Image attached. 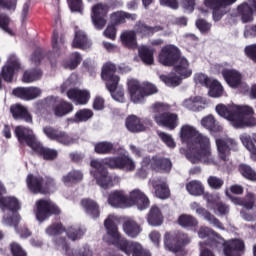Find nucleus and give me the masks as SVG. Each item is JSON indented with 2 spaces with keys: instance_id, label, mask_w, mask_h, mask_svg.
<instances>
[{
  "instance_id": "nucleus-2",
  "label": "nucleus",
  "mask_w": 256,
  "mask_h": 256,
  "mask_svg": "<svg viewBox=\"0 0 256 256\" xmlns=\"http://www.w3.org/2000/svg\"><path fill=\"white\" fill-rule=\"evenodd\" d=\"M216 113L223 117L236 129H243L244 127H255L256 118L249 117L255 111L248 105L240 106L236 104H218L215 108Z\"/></svg>"
},
{
  "instance_id": "nucleus-18",
  "label": "nucleus",
  "mask_w": 256,
  "mask_h": 256,
  "mask_svg": "<svg viewBox=\"0 0 256 256\" xmlns=\"http://www.w3.org/2000/svg\"><path fill=\"white\" fill-rule=\"evenodd\" d=\"M109 13V5L98 3L92 7L91 20L95 29H103L107 25L105 15Z\"/></svg>"
},
{
  "instance_id": "nucleus-11",
  "label": "nucleus",
  "mask_w": 256,
  "mask_h": 256,
  "mask_svg": "<svg viewBox=\"0 0 256 256\" xmlns=\"http://www.w3.org/2000/svg\"><path fill=\"white\" fill-rule=\"evenodd\" d=\"M227 197H229L234 203V205H240L245 207L246 211L241 212V217L244 218L245 221H256V212L253 213V207H255L256 196L248 193L246 196V200H243L239 197H234L229 194V191H226Z\"/></svg>"
},
{
  "instance_id": "nucleus-25",
  "label": "nucleus",
  "mask_w": 256,
  "mask_h": 256,
  "mask_svg": "<svg viewBox=\"0 0 256 256\" xmlns=\"http://www.w3.org/2000/svg\"><path fill=\"white\" fill-rule=\"evenodd\" d=\"M67 97L76 105H87V103H89V99H91V93L89 90L71 88L67 91Z\"/></svg>"
},
{
  "instance_id": "nucleus-10",
  "label": "nucleus",
  "mask_w": 256,
  "mask_h": 256,
  "mask_svg": "<svg viewBox=\"0 0 256 256\" xmlns=\"http://www.w3.org/2000/svg\"><path fill=\"white\" fill-rule=\"evenodd\" d=\"M237 0H204L203 7L199 8L200 15H207L209 11H213V20L221 21V18L227 11L225 7L233 5Z\"/></svg>"
},
{
  "instance_id": "nucleus-19",
  "label": "nucleus",
  "mask_w": 256,
  "mask_h": 256,
  "mask_svg": "<svg viewBox=\"0 0 256 256\" xmlns=\"http://www.w3.org/2000/svg\"><path fill=\"white\" fill-rule=\"evenodd\" d=\"M222 76L232 89H245L247 87V84L243 81V75L235 69H223Z\"/></svg>"
},
{
  "instance_id": "nucleus-33",
  "label": "nucleus",
  "mask_w": 256,
  "mask_h": 256,
  "mask_svg": "<svg viewBox=\"0 0 256 256\" xmlns=\"http://www.w3.org/2000/svg\"><path fill=\"white\" fill-rule=\"evenodd\" d=\"M26 185L31 193H43V177L29 174L26 178Z\"/></svg>"
},
{
  "instance_id": "nucleus-51",
  "label": "nucleus",
  "mask_w": 256,
  "mask_h": 256,
  "mask_svg": "<svg viewBox=\"0 0 256 256\" xmlns=\"http://www.w3.org/2000/svg\"><path fill=\"white\" fill-rule=\"evenodd\" d=\"M239 173L249 181H256V172L251 168V166L247 164H240L239 165Z\"/></svg>"
},
{
  "instance_id": "nucleus-48",
  "label": "nucleus",
  "mask_w": 256,
  "mask_h": 256,
  "mask_svg": "<svg viewBox=\"0 0 256 256\" xmlns=\"http://www.w3.org/2000/svg\"><path fill=\"white\" fill-rule=\"evenodd\" d=\"M138 53L143 63L146 65H153V50L147 48V46H140L138 48Z\"/></svg>"
},
{
  "instance_id": "nucleus-20",
  "label": "nucleus",
  "mask_w": 256,
  "mask_h": 256,
  "mask_svg": "<svg viewBox=\"0 0 256 256\" xmlns=\"http://www.w3.org/2000/svg\"><path fill=\"white\" fill-rule=\"evenodd\" d=\"M15 135L20 143H25L32 150L35 149V146L39 143L33 130L23 126H17L15 128Z\"/></svg>"
},
{
  "instance_id": "nucleus-30",
  "label": "nucleus",
  "mask_w": 256,
  "mask_h": 256,
  "mask_svg": "<svg viewBox=\"0 0 256 256\" xmlns=\"http://www.w3.org/2000/svg\"><path fill=\"white\" fill-rule=\"evenodd\" d=\"M122 229L125 235H127V237H131L132 239H135V237H139L141 231H143L141 225H139V223H137L133 219L126 220L122 225Z\"/></svg>"
},
{
  "instance_id": "nucleus-63",
  "label": "nucleus",
  "mask_w": 256,
  "mask_h": 256,
  "mask_svg": "<svg viewBox=\"0 0 256 256\" xmlns=\"http://www.w3.org/2000/svg\"><path fill=\"white\" fill-rule=\"evenodd\" d=\"M207 107V99L196 96L194 97V111H201Z\"/></svg>"
},
{
  "instance_id": "nucleus-58",
  "label": "nucleus",
  "mask_w": 256,
  "mask_h": 256,
  "mask_svg": "<svg viewBox=\"0 0 256 256\" xmlns=\"http://www.w3.org/2000/svg\"><path fill=\"white\" fill-rule=\"evenodd\" d=\"M158 136L160 137L161 141H163L166 146L169 147V149H175V147H177L175 139H173V136H171V134H167L165 132H158Z\"/></svg>"
},
{
  "instance_id": "nucleus-59",
  "label": "nucleus",
  "mask_w": 256,
  "mask_h": 256,
  "mask_svg": "<svg viewBox=\"0 0 256 256\" xmlns=\"http://www.w3.org/2000/svg\"><path fill=\"white\" fill-rule=\"evenodd\" d=\"M55 191V181L52 178H43L42 193H53Z\"/></svg>"
},
{
  "instance_id": "nucleus-16",
  "label": "nucleus",
  "mask_w": 256,
  "mask_h": 256,
  "mask_svg": "<svg viewBox=\"0 0 256 256\" xmlns=\"http://www.w3.org/2000/svg\"><path fill=\"white\" fill-rule=\"evenodd\" d=\"M216 147L218 157L222 161L229 163V155H231V151H235L237 149V142L229 137L216 138Z\"/></svg>"
},
{
  "instance_id": "nucleus-3",
  "label": "nucleus",
  "mask_w": 256,
  "mask_h": 256,
  "mask_svg": "<svg viewBox=\"0 0 256 256\" xmlns=\"http://www.w3.org/2000/svg\"><path fill=\"white\" fill-rule=\"evenodd\" d=\"M200 239L210 237L212 239V247L223 249L225 256H241V252L245 251V243L241 239H232L227 242L208 227H200L198 231Z\"/></svg>"
},
{
  "instance_id": "nucleus-23",
  "label": "nucleus",
  "mask_w": 256,
  "mask_h": 256,
  "mask_svg": "<svg viewBox=\"0 0 256 256\" xmlns=\"http://www.w3.org/2000/svg\"><path fill=\"white\" fill-rule=\"evenodd\" d=\"M42 91L39 87H18L13 90V95L23 101H33L41 97Z\"/></svg>"
},
{
  "instance_id": "nucleus-40",
  "label": "nucleus",
  "mask_w": 256,
  "mask_h": 256,
  "mask_svg": "<svg viewBox=\"0 0 256 256\" xmlns=\"http://www.w3.org/2000/svg\"><path fill=\"white\" fill-rule=\"evenodd\" d=\"M125 19H132V21H135L137 19V15L129 14L123 11H117L110 15V21L114 25H121V23H123Z\"/></svg>"
},
{
  "instance_id": "nucleus-41",
  "label": "nucleus",
  "mask_w": 256,
  "mask_h": 256,
  "mask_svg": "<svg viewBox=\"0 0 256 256\" xmlns=\"http://www.w3.org/2000/svg\"><path fill=\"white\" fill-rule=\"evenodd\" d=\"M126 127L128 131H131L132 133H137L139 131H145V126L141 123V120L135 116H129L126 119Z\"/></svg>"
},
{
  "instance_id": "nucleus-5",
  "label": "nucleus",
  "mask_w": 256,
  "mask_h": 256,
  "mask_svg": "<svg viewBox=\"0 0 256 256\" xmlns=\"http://www.w3.org/2000/svg\"><path fill=\"white\" fill-rule=\"evenodd\" d=\"M5 193V187L0 182V209L2 211H6V214L3 217L2 223L3 225H7L8 227H15L19 221H21V217L17 213L21 209V204L19 200L13 196L3 197Z\"/></svg>"
},
{
  "instance_id": "nucleus-7",
  "label": "nucleus",
  "mask_w": 256,
  "mask_h": 256,
  "mask_svg": "<svg viewBox=\"0 0 256 256\" xmlns=\"http://www.w3.org/2000/svg\"><path fill=\"white\" fill-rule=\"evenodd\" d=\"M115 71H117L115 64L111 62L106 63L102 68L101 77L103 81H106V87L114 100L118 101V103H125V92L123 88H117V85H119V76L115 75Z\"/></svg>"
},
{
  "instance_id": "nucleus-15",
  "label": "nucleus",
  "mask_w": 256,
  "mask_h": 256,
  "mask_svg": "<svg viewBox=\"0 0 256 256\" xmlns=\"http://www.w3.org/2000/svg\"><path fill=\"white\" fill-rule=\"evenodd\" d=\"M43 133L48 137V139L57 141L58 143H61V145H73L77 143V138L73 135L64 131H59L51 126L44 127Z\"/></svg>"
},
{
  "instance_id": "nucleus-22",
  "label": "nucleus",
  "mask_w": 256,
  "mask_h": 256,
  "mask_svg": "<svg viewBox=\"0 0 256 256\" xmlns=\"http://www.w3.org/2000/svg\"><path fill=\"white\" fill-rule=\"evenodd\" d=\"M108 204L114 209H127L129 207L128 196L123 190H114L108 195Z\"/></svg>"
},
{
  "instance_id": "nucleus-12",
  "label": "nucleus",
  "mask_w": 256,
  "mask_h": 256,
  "mask_svg": "<svg viewBox=\"0 0 256 256\" xmlns=\"http://www.w3.org/2000/svg\"><path fill=\"white\" fill-rule=\"evenodd\" d=\"M35 207L34 213L37 221L40 223H43L49 215H59V213H61L59 206H56L53 201L49 199H40L36 201Z\"/></svg>"
},
{
  "instance_id": "nucleus-32",
  "label": "nucleus",
  "mask_w": 256,
  "mask_h": 256,
  "mask_svg": "<svg viewBox=\"0 0 256 256\" xmlns=\"http://www.w3.org/2000/svg\"><path fill=\"white\" fill-rule=\"evenodd\" d=\"M240 140L241 143L244 145L245 149L249 151L251 159H253V161H256V133H253L252 135L242 134L240 135Z\"/></svg>"
},
{
  "instance_id": "nucleus-28",
  "label": "nucleus",
  "mask_w": 256,
  "mask_h": 256,
  "mask_svg": "<svg viewBox=\"0 0 256 256\" xmlns=\"http://www.w3.org/2000/svg\"><path fill=\"white\" fill-rule=\"evenodd\" d=\"M10 113H12L14 119H23L26 123H33V116L29 113V110L21 104H14L10 107Z\"/></svg>"
},
{
  "instance_id": "nucleus-31",
  "label": "nucleus",
  "mask_w": 256,
  "mask_h": 256,
  "mask_svg": "<svg viewBox=\"0 0 256 256\" xmlns=\"http://www.w3.org/2000/svg\"><path fill=\"white\" fill-rule=\"evenodd\" d=\"M163 212L161 211V208L154 205L150 208L149 213L147 215V222L152 227H159L163 225Z\"/></svg>"
},
{
  "instance_id": "nucleus-34",
  "label": "nucleus",
  "mask_w": 256,
  "mask_h": 256,
  "mask_svg": "<svg viewBox=\"0 0 256 256\" xmlns=\"http://www.w3.org/2000/svg\"><path fill=\"white\" fill-rule=\"evenodd\" d=\"M120 42L128 49H135L137 47V34L133 30H125L120 34Z\"/></svg>"
},
{
  "instance_id": "nucleus-27",
  "label": "nucleus",
  "mask_w": 256,
  "mask_h": 256,
  "mask_svg": "<svg viewBox=\"0 0 256 256\" xmlns=\"http://www.w3.org/2000/svg\"><path fill=\"white\" fill-rule=\"evenodd\" d=\"M149 184L154 189L155 197L158 199H169L171 192L169 191V186H167L165 181L159 178H152L150 179Z\"/></svg>"
},
{
  "instance_id": "nucleus-49",
  "label": "nucleus",
  "mask_w": 256,
  "mask_h": 256,
  "mask_svg": "<svg viewBox=\"0 0 256 256\" xmlns=\"http://www.w3.org/2000/svg\"><path fill=\"white\" fill-rule=\"evenodd\" d=\"M178 225L181 227H197L199 222L197 221V218L189 214H182L178 218Z\"/></svg>"
},
{
  "instance_id": "nucleus-4",
  "label": "nucleus",
  "mask_w": 256,
  "mask_h": 256,
  "mask_svg": "<svg viewBox=\"0 0 256 256\" xmlns=\"http://www.w3.org/2000/svg\"><path fill=\"white\" fill-rule=\"evenodd\" d=\"M106 231L103 241L109 245H115L120 251L126 253V255L151 256L149 251L143 250V247L138 242H129V240L121 238V234H119L117 228H106Z\"/></svg>"
},
{
  "instance_id": "nucleus-56",
  "label": "nucleus",
  "mask_w": 256,
  "mask_h": 256,
  "mask_svg": "<svg viewBox=\"0 0 256 256\" xmlns=\"http://www.w3.org/2000/svg\"><path fill=\"white\" fill-rule=\"evenodd\" d=\"M94 149L99 155H105L113 151V144H111V142H99L95 144Z\"/></svg>"
},
{
  "instance_id": "nucleus-46",
  "label": "nucleus",
  "mask_w": 256,
  "mask_h": 256,
  "mask_svg": "<svg viewBox=\"0 0 256 256\" xmlns=\"http://www.w3.org/2000/svg\"><path fill=\"white\" fill-rule=\"evenodd\" d=\"M83 179V173L79 170H72L69 173L62 176V183L66 186L77 183Z\"/></svg>"
},
{
  "instance_id": "nucleus-21",
  "label": "nucleus",
  "mask_w": 256,
  "mask_h": 256,
  "mask_svg": "<svg viewBox=\"0 0 256 256\" xmlns=\"http://www.w3.org/2000/svg\"><path fill=\"white\" fill-rule=\"evenodd\" d=\"M134 205H136L139 211L149 207V198L139 189L132 190L128 196V207H133Z\"/></svg>"
},
{
  "instance_id": "nucleus-50",
  "label": "nucleus",
  "mask_w": 256,
  "mask_h": 256,
  "mask_svg": "<svg viewBox=\"0 0 256 256\" xmlns=\"http://www.w3.org/2000/svg\"><path fill=\"white\" fill-rule=\"evenodd\" d=\"M81 55L77 52L72 53L69 60H65L62 65L65 69H70V71H73V69H77L79 66V63H81Z\"/></svg>"
},
{
  "instance_id": "nucleus-54",
  "label": "nucleus",
  "mask_w": 256,
  "mask_h": 256,
  "mask_svg": "<svg viewBox=\"0 0 256 256\" xmlns=\"http://www.w3.org/2000/svg\"><path fill=\"white\" fill-rule=\"evenodd\" d=\"M174 243H175V236H173L172 234L166 233L164 236L165 248L168 249V251H172L173 253H177L181 251V246L179 247L173 246Z\"/></svg>"
},
{
  "instance_id": "nucleus-29",
  "label": "nucleus",
  "mask_w": 256,
  "mask_h": 256,
  "mask_svg": "<svg viewBox=\"0 0 256 256\" xmlns=\"http://www.w3.org/2000/svg\"><path fill=\"white\" fill-rule=\"evenodd\" d=\"M94 179L101 189H111V187L119 184V178L111 177L107 172H103L100 175L96 174Z\"/></svg>"
},
{
  "instance_id": "nucleus-14",
  "label": "nucleus",
  "mask_w": 256,
  "mask_h": 256,
  "mask_svg": "<svg viewBox=\"0 0 256 256\" xmlns=\"http://www.w3.org/2000/svg\"><path fill=\"white\" fill-rule=\"evenodd\" d=\"M104 163H107L108 167L111 169H121L128 173L135 171V168L137 167L135 160L127 155L118 156L116 158H107L104 160Z\"/></svg>"
},
{
  "instance_id": "nucleus-35",
  "label": "nucleus",
  "mask_w": 256,
  "mask_h": 256,
  "mask_svg": "<svg viewBox=\"0 0 256 256\" xmlns=\"http://www.w3.org/2000/svg\"><path fill=\"white\" fill-rule=\"evenodd\" d=\"M201 125L202 127H205V129H208L212 135H215V133H221L223 131V126L217 123L213 115H208L202 118Z\"/></svg>"
},
{
  "instance_id": "nucleus-62",
  "label": "nucleus",
  "mask_w": 256,
  "mask_h": 256,
  "mask_svg": "<svg viewBox=\"0 0 256 256\" xmlns=\"http://www.w3.org/2000/svg\"><path fill=\"white\" fill-rule=\"evenodd\" d=\"M64 232H65V229L61 224H53L46 229L47 235H61V233H64Z\"/></svg>"
},
{
  "instance_id": "nucleus-6",
  "label": "nucleus",
  "mask_w": 256,
  "mask_h": 256,
  "mask_svg": "<svg viewBox=\"0 0 256 256\" xmlns=\"http://www.w3.org/2000/svg\"><path fill=\"white\" fill-rule=\"evenodd\" d=\"M191 75H193L191 63L185 56H180L176 63L173 64V75L170 77L162 75L160 79L167 87H177L181 85L182 79H189Z\"/></svg>"
},
{
  "instance_id": "nucleus-52",
  "label": "nucleus",
  "mask_w": 256,
  "mask_h": 256,
  "mask_svg": "<svg viewBox=\"0 0 256 256\" xmlns=\"http://www.w3.org/2000/svg\"><path fill=\"white\" fill-rule=\"evenodd\" d=\"M63 46V39L59 38V32L54 31L52 37L53 57L61 55V47Z\"/></svg>"
},
{
  "instance_id": "nucleus-26",
  "label": "nucleus",
  "mask_w": 256,
  "mask_h": 256,
  "mask_svg": "<svg viewBox=\"0 0 256 256\" xmlns=\"http://www.w3.org/2000/svg\"><path fill=\"white\" fill-rule=\"evenodd\" d=\"M190 208L192 211H195L196 215H199V217H203L206 221H209L211 225L214 227H217V229H223V224L215 218L209 211H207L205 208L201 207L199 203L192 202L190 204Z\"/></svg>"
},
{
  "instance_id": "nucleus-61",
  "label": "nucleus",
  "mask_w": 256,
  "mask_h": 256,
  "mask_svg": "<svg viewBox=\"0 0 256 256\" xmlns=\"http://www.w3.org/2000/svg\"><path fill=\"white\" fill-rule=\"evenodd\" d=\"M117 223H119V217L110 214L104 222V227L105 229H117Z\"/></svg>"
},
{
  "instance_id": "nucleus-24",
  "label": "nucleus",
  "mask_w": 256,
  "mask_h": 256,
  "mask_svg": "<svg viewBox=\"0 0 256 256\" xmlns=\"http://www.w3.org/2000/svg\"><path fill=\"white\" fill-rule=\"evenodd\" d=\"M147 163H150V167L154 171H171L172 167L171 160L167 158L145 157L143 165L147 166Z\"/></svg>"
},
{
  "instance_id": "nucleus-17",
  "label": "nucleus",
  "mask_w": 256,
  "mask_h": 256,
  "mask_svg": "<svg viewBox=\"0 0 256 256\" xmlns=\"http://www.w3.org/2000/svg\"><path fill=\"white\" fill-rule=\"evenodd\" d=\"M21 69V63L19 62V58L15 55H10L8 57L7 62L2 67L1 75L6 83H13V78L16 73H19Z\"/></svg>"
},
{
  "instance_id": "nucleus-38",
  "label": "nucleus",
  "mask_w": 256,
  "mask_h": 256,
  "mask_svg": "<svg viewBox=\"0 0 256 256\" xmlns=\"http://www.w3.org/2000/svg\"><path fill=\"white\" fill-rule=\"evenodd\" d=\"M81 205L87 215H90L93 219L99 217V205H97L95 201L91 199H83L81 201Z\"/></svg>"
},
{
  "instance_id": "nucleus-39",
  "label": "nucleus",
  "mask_w": 256,
  "mask_h": 256,
  "mask_svg": "<svg viewBox=\"0 0 256 256\" xmlns=\"http://www.w3.org/2000/svg\"><path fill=\"white\" fill-rule=\"evenodd\" d=\"M92 117L93 111L89 109H81L75 113L74 117L68 118V121H70V123H85Z\"/></svg>"
},
{
  "instance_id": "nucleus-8",
  "label": "nucleus",
  "mask_w": 256,
  "mask_h": 256,
  "mask_svg": "<svg viewBox=\"0 0 256 256\" xmlns=\"http://www.w3.org/2000/svg\"><path fill=\"white\" fill-rule=\"evenodd\" d=\"M126 85L130 101L135 104L143 103L145 97L157 93V87L155 85L149 83L143 85L139 80L134 78H128Z\"/></svg>"
},
{
  "instance_id": "nucleus-9",
  "label": "nucleus",
  "mask_w": 256,
  "mask_h": 256,
  "mask_svg": "<svg viewBox=\"0 0 256 256\" xmlns=\"http://www.w3.org/2000/svg\"><path fill=\"white\" fill-rule=\"evenodd\" d=\"M167 109H169L168 105L161 103L155 104V113L162 114H156L154 116V121H156L157 125H159L160 127H166V129L173 131V129H175L179 125V118L177 117V114L165 113Z\"/></svg>"
},
{
  "instance_id": "nucleus-37",
  "label": "nucleus",
  "mask_w": 256,
  "mask_h": 256,
  "mask_svg": "<svg viewBox=\"0 0 256 256\" xmlns=\"http://www.w3.org/2000/svg\"><path fill=\"white\" fill-rule=\"evenodd\" d=\"M32 151L37 153L38 155H41L43 159H46L48 161H51L52 159L57 158V152L56 150L44 148L43 145H41V142H38L34 148H32Z\"/></svg>"
},
{
  "instance_id": "nucleus-60",
  "label": "nucleus",
  "mask_w": 256,
  "mask_h": 256,
  "mask_svg": "<svg viewBox=\"0 0 256 256\" xmlns=\"http://www.w3.org/2000/svg\"><path fill=\"white\" fill-rule=\"evenodd\" d=\"M136 31L137 33H140L142 37H146L147 35H153V33H155V28L139 23L136 25Z\"/></svg>"
},
{
  "instance_id": "nucleus-1",
  "label": "nucleus",
  "mask_w": 256,
  "mask_h": 256,
  "mask_svg": "<svg viewBox=\"0 0 256 256\" xmlns=\"http://www.w3.org/2000/svg\"><path fill=\"white\" fill-rule=\"evenodd\" d=\"M179 137L187 145L185 155L190 163L217 165L211 150V139H209V136L203 135L194 126L185 124L180 128Z\"/></svg>"
},
{
  "instance_id": "nucleus-44",
  "label": "nucleus",
  "mask_w": 256,
  "mask_h": 256,
  "mask_svg": "<svg viewBox=\"0 0 256 256\" xmlns=\"http://www.w3.org/2000/svg\"><path fill=\"white\" fill-rule=\"evenodd\" d=\"M53 111L56 117H65V115L73 113V104L69 102H60L59 104L55 105Z\"/></svg>"
},
{
  "instance_id": "nucleus-57",
  "label": "nucleus",
  "mask_w": 256,
  "mask_h": 256,
  "mask_svg": "<svg viewBox=\"0 0 256 256\" xmlns=\"http://www.w3.org/2000/svg\"><path fill=\"white\" fill-rule=\"evenodd\" d=\"M213 79L209 78L206 74L197 73L194 75V82L196 85H202V87H209Z\"/></svg>"
},
{
  "instance_id": "nucleus-42",
  "label": "nucleus",
  "mask_w": 256,
  "mask_h": 256,
  "mask_svg": "<svg viewBox=\"0 0 256 256\" xmlns=\"http://www.w3.org/2000/svg\"><path fill=\"white\" fill-rule=\"evenodd\" d=\"M208 95L209 97H213L214 99H219V97H223V93H225V89L219 80H212L210 85L208 86Z\"/></svg>"
},
{
  "instance_id": "nucleus-53",
  "label": "nucleus",
  "mask_w": 256,
  "mask_h": 256,
  "mask_svg": "<svg viewBox=\"0 0 256 256\" xmlns=\"http://www.w3.org/2000/svg\"><path fill=\"white\" fill-rule=\"evenodd\" d=\"M84 233L85 232L83 229L77 226H70L66 229V235L68 239H71V241H77V239H81Z\"/></svg>"
},
{
  "instance_id": "nucleus-47",
  "label": "nucleus",
  "mask_w": 256,
  "mask_h": 256,
  "mask_svg": "<svg viewBox=\"0 0 256 256\" xmlns=\"http://www.w3.org/2000/svg\"><path fill=\"white\" fill-rule=\"evenodd\" d=\"M106 159L107 158L103 160L94 159L90 162V165L92 167L90 173L91 175H93L94 178H95V175H103V173H107V170H105V165H109V164L105 163Z\"/></svg>"
},
{
  "instance_id": "nucleus-13",
  "label": "nucleus",
  "mask_w": 256,
  "mask_h": 256,
  "mask_svg": "<svg viewBox=\"0 0 256 256\" xmlns=\"http://www.w3.org/2000/svg\"><path fill=\"white\" fill-rule=\"evenodd\" d=\"M181 57V50L173 44H168L162 47L158 54V61L161 65L171 67L175 65L177 59Z\"/></svg>"
},
{
  "instance_id": "nucleus-64",
  "label": "nucleus",
  "mask_w": 256,
  "mask_h": 256,
  "mask_svg": "<svg viewBox=\"0 0 256 256\" xmlns=\"http://www.w3.org/2000/svg\"><path fill=\"white\" fill-rule=\"evenodd\" d=\"M207 182L212 189H221L223 187V180L215 176H210Z\"/></svg>"
},
{
  "instance_id": "nucleus-55",
  "label": "nucleus",
  "mask_w": 256,
  "mask_h": 256,
  "mask_svg": "<svg viewBox=\"0 0 256 256\" xmlns=\"http://www.w3.org/2000/svg\"><path fill=\"white\" fill-rule=\"evenodd\" d=\"M42 72L41 70H34V71H26L24 72L22 81L23 83H33V81H37L41 79Z\"/></svg>"
},
{
  "instance_id": "nucleus-43",
  "label": "nucleus",
  "mask_w": 256,
  "mask_h": 256,
  "mask_svg": "<svg viewBox=\"0 0 256 256\" xmlns=\"http://www.w3.org/2000/svg\"><path fill=\"white\" fill-rule=\"evenodd\" d=\"M238 11L241 14L243 23L253 21V11L256 12V1L254 2V9L248 4H242L238 7Z\"/></svg>"
},
{
  "instance_id": "nucleus-36",
  "label": "nucleus",
  "mask_w": 256,
  "mask_h": 256,
  "mask_svg": "<svg viewBox=\"0 0 256 256\" xmlns=\"http://www.w3.org/2000/svg\"><path fill=\"white\" fill-rule=\"evenodd\" d=\"M74 49H89L91 47V41L87 39V35L82 30H78L75 33V38L72 42Z\"/></svg>"
},
{
  "instance_id": "nucleus-45",
  "label": "nucleus",
  "mask_w": 256,
  "mask_h": 256,
  "mask_svg": "<svg viewBox=\"0 0 256 256\" xmlns=\"http://www.w3.org/2000/svg\"><path fill=\"white\" fill-rule=\"evenodd\" d=\"M186 190L190 195H194V197H199L203 195L205 192V188L200 181L193 180L186 184Z\"/></svg>"
}]
</instances>
